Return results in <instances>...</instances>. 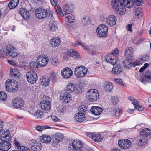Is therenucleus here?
Instances as JSON below:
<instances>
[{
  "mask_svg": "<svg viewBox=\"0 0 151 151\" xmlns=\"http://www.w3.org/2000/svg\"><path fill=\"white\" fill-rule=\"evenodd\" d=\"M111 5L115 9V12L120 15H122L126 12L125 5L121 0H112Z\"/></svg>",
  "mask_w": 151,
  "mask_h": 151,
  "instance_id": "obj_1",
  "label": "nucleus"
},
{
  "mask_svg": "<svg viewBox=\"0 0 151 151\" xmlns=\"http://www.w3.org/2000/svg\"><path fill=\"white\" fill-rule=\"evenodd\" d=\"M35 15L39 19H43L46 17L52 18L53 12L50 10H47L43 8L40 7L37 9L35 11Z\"/></svg>",
  "mask_w": 151,
  "mask_h": 151,
  "instance_id": "obj_2",
  "label": "nucleus"
},
{
  "mask_svg": "<svg viewBox=\"0 0 151 151\" xmlns=\"http://www.w3.org/2000/svg\"><path fill=\"white\" fill-rule=\"evenodd\" d=\"M8 55L12 58H15L17 57L18 54L15 51L13 47L10 45H8L6 49H2L0 50V57L3 58L4 56H7Z\"/></svg>",
  "mask_w": 151,
  "mask_h": 151,
  "instance_id": "obj_3",
  "label": "nucleus"
},
{
  "mask_svg": "<svg viewBox=\"0 0 151 151\" xmlns=\"http://www.w3.org/2000/svg\"><path fill=\"white\" fill-rule=\"evenodd\" d=\"M5 87L6 91L14 92L18 90V86L16 81L9 79L5 82Z\"/></svg>",
  "mask_w": 151,
  "mask_h": 151,
  "instance_id": "obj_4",
  "label": "nucleus"
},
{
  "mask_svg": "<svg viewBox=\"0 0 151 151\" xmlns=\"http://www.w3.org/2000/svg\"><path fill=\"white\" fill-rule=\"evenodd\" d=\"M118 52L119 50L117 48L113 50L111 53L107 55L105 58L106 61L114 65L117 62Z\"/></svg>",
  "mask_w": 151,
  "mask_h": 151,
  "instance_id": "obj_5",
  "label": "nucleus"
},
{
  "mask_svg": "<svg viewBox=\"0 0 151 151\" xmlns=\"http://www.w3.org/2000/svg\"><path fill=\"white\" fill-rule=\"evenodd\" d=\"M99 96L98 91L95 89H90L86 93L87 99L92 102L96 101L99 98Z\"/></svg>",
  "mask_w": 151,
  "mask_h": 151,
  "instance_id": "obj_6",
  "label": "nucleus"
},
{
  "mask_svg": "<svg viewBox=\"0 0 151 151\" xmlns=\"http://www.w3.org/2000/svg\"><path fill=\"white\" fill-rule=\"evenodd\" d=\"M140 135V137L137 141V145L140 146L146 145L147 143L148 137L151 135V133H143Z\"/></svg>",
  "mask_w": 151,
  "mask_h": 151,
  "instance_id": "obj_7",
  "label": "nucleus"
},
{
  "mask_svg": "<svg viewBox=\"0 0 151 151\" xmlns=\"http://www.w3.org/2000/svg\"><path fill=\"white\" fill-rule=\"evenodd\" d=\"M88 69L85 67L80 65L77 67L75 69L74 74L78 78L83 77L87 74Z\"/></svg>",
  "mask_w": 151,
  "mask_h": 151,
  "instance_id": "obj_8",
  "label": "nucleus"
},
{
  "mask_svg": "<svg viewBox=\"0 0 151 151\" xmlns=\"http://www.w3.org/2000/svg\"><path fill=\"white\" fill-rule=\"evenodd\" d=\"M26 77L28 82L31 84H34L37 81L38 77L35 72L29 71L26 74Z\"/></svg>",
  "mask_w": 151,
  "mask_h": 151,
  "instance_id": "obj_9",
  "label": "nucleus"
},
{
  "mask_svg": "<svg viewBox=\"0 0 151 151\" xmlns=\"http://www.w3.org/2000/svg\"><path fill=\"white\" fill-rule=\"evenodd\" d=\"M49 61V58L47 56L40 55H39L37 59V63L39 66L43 67L46 66Z\"/></svg>",
  "mask_w": 151,
  "mask_h": 151,
  "instance_id": "obj_10",
  "label": "nucleus"
},
{
  "mask_svg": "<svg viewBox=\"0 0 151 151\" xmlns=\"http://www.w3.org/2000/svg\"><path fill=\"white\" fill-rule=\"evenodd\" d=\"M108 27L105 24H101L97 27L96 31L100 37H104L107 35Z\"/></svg>",
  "mask_w": 151,
  "mask_h": 151,
  "instance_id": "obj_11",
  "label": "nucleus"
},
{
  "mask_svg": "<svg viewBox=\"0 0 151 151\" xmlns=\"http://www.w3.org/2000/svg\"><path fill=\"white\" fill-rule=\"evenodd\" d=\"M123 3L127 8H130L133 7L134 3L137 6H140L143 3L142 0H122Z\"/></svg>",
  "mask_w": 151,
  "mask_h": 151,
  "instance_id": "obj_12",
  "label": "nucleus"
},
{
  "mask_svg": "<svg viewBox=\"0 0 151 151\" xmlns=\"http://www.w3.org/2000/svg\"><path fill=\"white\" fill-rule=\"evenodd\" d=\"M29 147L33 151H39L42 148L41 144L34 140H31L29 141Z\"/></svg>",
  "mask_w": 151,
  "mask_h": 151,
  "instance_id": "obj_13",
  "label": "nucleus"
},
{
  "mask_svg": "<svg viewBox=\"0 0 151 151\" xmlns=\"http://www.w3.org/2000/svg\"><path fill=\"white\" fill-rule=\"evenodd\" d=\"M61 74L64 78L68 79L72 76L73 71L70 68L66 67L63 69L61 70Z\"/></svg>",
  "mask_w": 151,
  "mask_h": 151,
  "instance_id": "obj_14",
  "label": "nucleus"
},
{
  "mask_svg": "<svg viewBox=\"0 0 151 151\" xmlns=\"http://www.w3.org/2000/svg\"><path fill=\"white\" fill-rule=\"evenodd\" d=\"M60 99L62 100V102L64 103H68L71 100V96L67 92L61 93L60 96Z\"/></svg>",
  "mask_w": 151,
  "mask_h": 151,
  "instance_id": "obj_15",
  "label": "nucleus"
},
{
  "mask_svg": "<svg viewBox=\"0 0 151 151\" xmlns=\"http://www.w3.org/2000/svg\"><path fill=\"white\" fill-rule=\"evenodd\" d=\"M118 144L120 148L127 149L131 146V142L129 140L124 139L119 140Z\"/></svg>",
  "mask_w": 151,
  "mask_h": 151,
  "instance_id": "obj_16",
  "label": "nucleus"
},
{
  "mask_svg": "<svg viewBox=\"0 0 151 151\" xmlns=\"http://www.w3.org/2000/svg\"><path fill=\"white\" fill-rule=\"evenodd\" d=\"M13 106L16 108H21L24 105V101L20 98H15L12 101Z\"/></svg>",
  "mask_w": 151,
  "mask_h": 151,
  "instance_id": "obj_17",
  "label": "nucleus"
},
{
  "mask_svg": "<svg viewBox=\"0 0 151 151\" xmlns=\"http://www.w3.org/2000/svg\"><path fill=\"white\" fill-rule=\"evenodd\" d=\"M140 81L143 84H146L147 81L151 80V71H147L144 75L142 76L140 78Z\"/></svg>",
  "mask_w": 151,
  "mask_h": 151,
  "instance_id": "obj_18",
  "label": "nucleus"
},
{
  "mask_svg": "<svg viewBox=\"0 0 151 151\" xmlns=\"http://www.w3.org/2000/svg\"><path fill=\"white\" fill-rule=\"evenodd\" d=\"M11 147L10 142L7 141H3L0 142V150L1 151H7Z\"/></svg>",
  "mask_w": 151,
  "mask_h": 151,
  "instance_id": "obj_19",
  "label": "nucleus"
},
{
  "mask_svg": "<svg viewBox=\"0 0 151 151\" xmlns=\"http://www.w3.org/2000/svg\"><path fill=\"white\" fill-rule=\"evenodd\" d=\"M85 135L89 137L91 136L92 139L96 142H100L103 139L101 137L100 135L98 133H93V134L91 133H86Z\"/></svg>",
  "mask_w": 151,
  "mask_h": 151,
  "instance_id": "obj_20",
  "label": "nucleus"
},
{
  "mask_svg": "<svg viewBox=\"0 0 151 151\" xmlns=\"http://www.w3.org/2000/svg\"><path fill=\"white\" fill-rule=\"evenodd\" d=\"M106 21L107 24L109 26H114L116 24V17L113 15H110L107 17Z\"/></svg>",
  "mask_w": 151,
  "mask_h": 151,
  "instance_id": "obj_21",
  "label": "nucleus"
},
{
  "mask_svg": "<svg viewBox=\"0 0 151 151\" xmlns=\"http://www.w3.org/2000/svg\"><path fill=\"white\" fill-rule=\"evenodd\" d=\"M41 108L45 111H47L51 108V102L47 100H44L40 103Z\"/></svg>",
  "mask_w": 151,
  "mask_h": 151,
  "instance_id": "obj_22",
  "label": "nucleus"
},
{
  "mask_svg": "<svg viewBox=\"0 0 151 151\" xmlns=\"http://www.w3.org/2000/svg\"><path fill=\"white\" fill-rule=\"evenodd\" d=\"M123 64L124 67L127 69H130L132 66L135 67L137 65L135 63V62L132 63L131 59L127 58H126L124 60Z\"/></svg>",
  "mask_w": 151,
  "mask_h": 151,
  "instance_id": "obj_23",
  "label": "nucleus"
},
{
  "mask_svg": "<svg viewBox=\"0 0 151 151\" xmlns=\"http://www.w3.org/2000/svg\"><path fill=\"white\" fill-rule=\"evenodd\" d=\"M19 12L21 16L26 19L29 18L30 15L29 12L25 9L22 8L19 9Z\"/></svg>",
  "mask_w": 151,
  "mask_h": 151,
  "instance_id": "obj_24",
  "label": "nucleus"
},
{
  "mask_svg": "<svg viewBox=\"0 0 151 151\" xmlns=\"http://www.w3.org/2000/svg\"><path fill=\"white\" fill-rule=\"evenodd\" d=\"M72 146L74 150H79L83 147L82 142L80 140H74L72 142Z\"/></svg>",
  "mask_w": 151,
  "mask_h": 151,
  "instance_id": "obj_25",
  "label": "nucleus"
},
{
  "mask_svg": "<svg viewBox=\"0 0 151 151\" xmlns=\"http://www.w3.org/2000/svg\"><path fill=\"white\" fill-rule=\"evenodd\" d=\"M134 49L133 48L129 47L126 49L124 55L126 58L131 59L133 56Z\"/></svg>",
  "mask_w": 151,
  "mask_h": 151,
  "instance_id": "obj_26",
  "label": "nucleus"
},
{
  "mask_svg": "<svg viewBox=\"0 0 151 151\" xmlns=\"http://www.w3.org/2000/svg\"><path fill=\"white\" fill-rule=\"evenodd\" d=\"M103 111L101 108L99 106H93L91 107L90 109L91 112L95 115L100 114Z\"/></svg>",
  "mask_w": 151,
  "mask_h": 151,
  "instance_id": "obj_27",
  "label": "nucleus"
},
{
  "mask_svg": "<svg viewBox=\"0 0 151 151\" xmlns=\"http://www.w3.org/2000/svg\"><path fill=\"white\" fill-rule=\"evenodd\" d=\"M73 6L70 4H65L63 6V12L65 16L69 14L73 11Z\"/></svg>",
  "mask_w": 151,
  "mask_h": 151,
  "instance_id": "obj_28",
  "label": "nucleus"
},
{
  "mask_svg": "<svg viewBox=\"0 0 151 151\" xmlns=\"http://www.w3.org/2000/svg\"><path fill=\"white\" fill-rule=\"evenodd\" d=\"M20 72L17 69L14 68L10 70V75L12 76H14V78L19 79L20 78Z\"/></svg>",
  "mask_w": 151,
  "mask_h": 151,
  "instance_id": "obj_29",
  "label": "nucleus"
},
{
  "mask_svg": "<svg viewBox=\"0 0 151 151\" xmlns=\"http://www.w3.org/2000/svg\"><path fill=\"white\" fill-rule=\"evenodd\" d=\"M40 140L42 142L48 144L51 141V138L50 136L43 135L40 137Z\"/></svg>",
  "mask_w": 151,
  "mask_h": 151,
  "instance_id": "obj_30",
  "label": "nucleus"
},
{
  "mask_svg": "<svg viewBox=\"0 0 151 151\" xmlns=\"http://www.w3.org/2000/svg\"><path fill=\"white\" fill-rule=\"evenodd\" d=\"M75 88L76 86L74 84L70 83L67 85L65 89L66 91H68V93H71L75 91Z\"/></svg>",
  "mask_w": 151,
  "mask_h": 151,
  "instance_id": "obj_31",
  "label": "nucleus"
},
{
  "mask_svg": "<svg viewBox=\"0 0 151 151\" xmlns=\"http://www.w3.org/2000/svg\"><path fill=\"white\" fill-rule=\"evenodd\" d=\"M74 118L78 122H82L86 119L85 115L79 113L75 114Z\"/></svg>",
  "mask_w": 151,
  "mask_h": 151,
  "instance_id": "obj_32",
  "label": "nucleus"
},
{
  "mask_svg": "<svg viewBox=\"0 0 151 151\" xmlns=\"http://www.w3.org/2000/svg\"><path fill=\"white\" fill-rule=\"evenodd\" d=\"M64 137L60 133H57L54 136V138L55 142L57 144L59 142L62 141L63 138Z\"/></svg>",
  "mask_w": 151,
  "mask_h": 151,
  "instance_id": "obj_33",
  "label": "nucleus"
},
{
  "mask_svg": "<svg viewBox=\"0 0 151 151\" xmlns=\"http://www.w3.org/2000/svg\"><path fill=\"white\" fill-rule=\"evenodd\" d=\"M19 0H12L8 4V6L12 9L15 8L18 5Z\"/></svg>",
  "mask_w": 151,
  "mask_h": 151,
  "instance_id": "obj_34",
  "label": "nucleus"
},
{
  "mask_svg": "<svg viewBox=\"0 0 151 151\" xmlns=\"http://www.w3.org/2000/svg\"><path fill=\"white\" fill-rule=\"evenodd\" d=\"M104 87L106 91L109 92L112 90L113 86L112 83L110 82H106L104 84Z\"/></svg>",
  "mask_w": 151,
  "mask_h": 151,
  "instance_id": "obj_35",
  "label": "nucleus"
},
{
  "mask_svg": "<svg viewBox=\"0 0 151 151\" xmlns=\"http://www.w3.org/2000/svg\"><path fill=\"white\" fill-rule=\"evenodd\" d=\"M116 66H114L113 67L112 72L114 74H118L121 72L122 70V69L120 65H118Z\"/></svg>",
  "mask_w": 151,
  "mask_h": 151,
  "instance_id": "obj_36",
  "label": "nucleus"
},
{
  "mask_svg": "<svg viewBox=\"0 0 151 151\" xmlns=\"http://www.w3.org/2000/svg\"><path fill=\"white\" fill-rule=\"evenodd\" d=\"M87 110V108L84 106H81L78 108L79 112L78 113L82 115L83 114V115H85Z\"/></svg>",
  "mask_w": 151,
  "mask_h": 151,
  "instance_id": "obj_37",
  "label": "nucleus"
},
{
  "mask_svg": "<svg viewBox=\"0 0 151 151\" xmlns=\"http://www.w3.org/2000/svg\"><path fill=\"white\" fill-rule=\"evenodd\" d=\"M60 40L59 39L54 38L52 40L51 44L56 47H58L60 44Z\"/></svg>",
  "mask_w": 151,
  "mask_h": 151,
  "instance_id": "obj_38",
  "label": "nucleus"
},
{
  "mask_svg": "<svg viewBox=\"0 0 151 151\" xmlns=\"http://www.w3.org/2000/svg\"><path fill=\"white\" fill-rule=\"evenodd\" d=\"M68 16H65L66 18L68 20V22L70 23H73L74 22V15L71 13L70 14H68Z\"/></svg>",
  "mask_w": 151,
  "mask_h": 151,
  "instance_id": "obj_39",
  "label": "nucleus"
},
{
  "mask_svg": "<svg viewBox=\"0 0 151 151\" xmlns=\"http://www.w3.org/2000/svg\"><path fill=\"white\" fill-rule=\"evenodd\" d=\"M128 99L132 101V104L134 105L135 109H137V107L139 106V102L135 99L132 98L131 96L128 97Z\"/></svg>",
  "mask_w": 151,
  "mask_h": 151,
  "instance_id": "obj_40",
  "label": "nucleus"
},
{
  "mask_svg": "<svg viewBox=\"0 0 151 151\" xmlns=\"http://www.w3.org/2000/svg\"><path fill=\"white\" fill-rule=\"evenodd\" d=\"M49 79L52 81L53 82H56L57 77L55 72H52L50 73Z\"/></svg>",
  "mask_w": 151,
  "mask_h": 151,
  "instance_id": "obj_41",
  "label": "nucleus"
},
{
  "mask_svg": "<svg viewBox=\"0 0 151 151\" xmlns=\"http://www.w3.org/2000/svg\"><path fill=\"white\" fill-rule=\"evenodd\" d=\"M83 88V87L82 85L80 84L77 86L76 88H75V91L77 94L81 93L82 92Z\"/></svg>",
  "mask_w": 151,
  "mask_h": 151,
  "instance_id": "obj_42",
  "label": "nucleus"
},
{
  "mask_svg": "<svg viewBox=\"0 0 151 151\" xmlns=\"http://www.w3.org/2000/svg\"><path fill=\"white\" fill-rule=\"evenodd\" d=\"M51 127L47 125H45L43 126H37L36 127V129L38 131H42L44 129H47L51 128Z\"/></svg>",
  "mask_w": 151,
  "mask_h": 151,
  "instance_id": "obj_43",
  "label": "nucleus"
},
{
  "mask_svg": "<svg viewBox=\"0 0 151 151\" xmlns=\"http://www.w3.org/2000/svg\"><path fill=\"white\" fill-rule=\"evenodd\" d=\"M3 122L2 121H0V132H10V131H14L11 130L6 129H3Z\"/></svg>",
  "mask_w": 151,
  "mask_h": 151,
  "instance_id": "obj_44",
  "label": "nucleus"
},
{
  "mask_svg": "<svg viewBox=\"0 0 151 151\" xmlns=\"http://www.w3.org/2000/svg\"><path fill=\"white\" fill-rule=\"evenodd\" d=\"M7 98V95L4 92L2 91L0 92V100L5 101Z\"/></svg>",
  "mask_w": 151,
  "mask_h": 151,
  "instance_id": "obj_45",
  "label": "nucleus"
},
{
  "mask_svg": "<svg viewBox=\"0 0 151 151\" xmlns=\"http://www.w3.org/2000/svg\"><path fill=\"white\" fill-rule=\"evenodd\" d=\"M146 60V58L144 57L140 58L136 60L135 62V63H136V65H138L139 64H142L144 61H145Z\"/></svg>",
  "mask_w": 151,
  "mask_h": 151,
  "instance_id": "obj_46",
  "label": "nucleus"
},
{
  "mask_svg": "<svg viewBox=\"0 0 151 151\" xmlns=\"http://www.w3.org/2000/svg\"><path fill=\"white\" fill-rule=\"evenodd\" d=\"M43 115V114L40 110L37 111L35 114V116L37 119L41 118Z\"/></svg>",
  "mask_w": 151,
  "mask_h": 151,
  "instance_id": "obj_47",
  "label": "nucleus"
},
{
  "mask_svg": "<svg viewBox=\"0 0 151 151\" xmlns=\"http://www.w3.org/2000/svg\"><path fill=\"white\" fill-rule=\"evenodd\" d=\"M121 110L119 108H115L114 111L113 115L115 117H118L121 112Z\"/></svg>",
  "mask_w": 151,
  "mask_h": 151,
  "instance_id": "obj_48",
  "label": "nucleus"
},
{
  "mask_svg": "<svg viewBox=\"0 0 151 151\" xmlns=\"http://www.w3.org/2000/svg\"><path fill=\"white\" fill-rule=\"evenodd\" d=\"M87 51L91 54H93L95 53V48L93 46H90L88 47L87 46Z\"/></svg>",
  "mask_w": 151,
  "mask_h": 151,
  "instance_id": "obj_49",
  "label": "nucleus"
},
{
  "mask_svg": "<svg viewBox=\"0 0 151 151\" xmlns=\"http://www.w3.org/2000/svg\"><path fill=\"white\" fill-rule=\"evenodd\" d=\"M89 18L87 17H83L81 21V23L83 25H86L89 23Z\"/></svg>",
  "mask_w": 151,
  "mask_h": 151,
  "instance_id": "obj_50",
  "label": "nucleus"
},
{
  "mask_svg": "<svg viewBox=\"0 0 151 151\" xmlns=\"http://www.w3.org/2000/svg\"><path fill=\"white\" fill-rule=\"evenodd\" d=\"M119 101L118 98L116 97L115 96H112L111 99V103L113 105H115Z\"/></svg>",
  "mask_w": 151,
  "mask_h": 151,
  "instance_id": "obj_51",
  "label": "nucleus"
},
{
  "mask_svg": "<svg viewBox=\"0 0 151 151\" xmlns=\"http://www.w3.org/2000/svg\"><path fill=\"white\" fill-rule=\"evenodd\" d=\"M75 46H78L79 45H81L83 47V48L86 50H87V46L85 45L82 42H78L76 43L75 44Z\"/></svg>",
  "mask_w": 151,
  "mask_h": 151,
  "instance_id": "obj_52",
  "label": "nucleus"
},
{
  "mask_svg": "<svg viewBox=\"0 0 151 151\" xmlns=\"http://www.w3.org/2000/svg\"><path fill=\"white\" fill-rule=\"evenodd\" d=\"M66 107L62 105L58 108V111L60 113H63L66 111Z\"/></svg>",
  "mask_w": 151,
  "mask_h": 151,
  "instance_id": "obj_53",
  "label": "nucleus"
},
{
  "mask_svg": "<svg viewBox=\"0 0 151 151\" xmlns=\"http://www.w3.org/2000/svg\"><path fill=\"white\" fill-rule=\"evenodd\" d=\"M49 26L50 30L52 31H54L57 28V26L55 23H52L50 24Z\"/></svg>",
  "mask_w": 151,
  "mask_h": 151,
  "instance_id": "obj_54",
  "label": "nucleus"
},
{
  "mask_svg": "<svg viewBox=\"0 0 151 151\" xmlns=\"http://www.w3.org/2000/svg\"><path fill=\"white\" fill-rule=\"evenodd\" d=\"M75 59H78L79 58L80 56L76 51L74 50V52H73L71 56Z\"/></svg>",
  "mask_w": 151,
  "mask_h": 151,
  "instance_id": "obj_55",
  "label": "nucleus"
},
{
  "mask_svg": "<svg viewBox=\"0 0 151 151\" xmlns=\"http://www.w3.org/2000/svg\"><path fill=\"white\" fill-rule=\"evenodd\" d=\"M73 52H74V49H68L65 52V54L68 56H71Z\"/></svg>",
  "mask_w": 151,
  "mask_h": 151,
  "instance_id": "obj_56",
  "label": "nucleus"
},
{
  "mask_svg": "<svg viewBox=\"0 0 151 151\" xmlns=\"http://www.w3.org/2000/svg\"><path fill=\"white\" fill-rule=\"evenodd\" d=\"M41 83L42 85L45 86H47L48 85L49 81L46 78H43L41 81Z\"/></svg>",
  "mask_w": 151,
  "mask_h": 151,
  "instance_id": "obj_57",
  "label": "nucleus"
},
{
  "mask_svg": "<svg viewBox=\"0 0 151 151\" xmlns=\"http://www.w3.org/2000/svg\"><path fill=\"white\" fill-rule=\"evenodd\" d=\"M114 81L121 86H123L124 85L123 82L121 79H114Z\"/></svg>",
  "mask_w": 151,
  "mask_h": 151,
  "instance_id": "obj_58",
  "label": "nucleus"
},
{
  "mask_svg": "<svg viewBox=\"0 0 151 151\" xmlns=\"http://www.w3.org/2000/svg\"><path fill=\"white\" fill-rule=\"evenodd\" d=\"M14 144H15V146L16 147H17V148L18 150L20 149V147H22V146H21L19 142L17 141L16 139L14 140Z\"/></svg>",
  "mask_w": 151,
  "mask_h": 151,
  "instance_id": "obj_59",
  "label": "nucleus"
},
{
  "mask_svg": "<svg viewBox=\"0 0 151 151\" xmlns=\"http://www.w3.org/2000/svg\"><path fill=\"white\" fill-rule=\"evenodd\" d=\"M9 134H6V136H5V137H4V138H5V141H7V142H9L11 141V138L10 135V133H8Z\"/></svg>",
  "mask_w": 151,
  "mask_h": 151,
  "instance_id": "obj_60",
  "label": "nucleus"
},
{
  "mask_svg": "<svg viewBox=\"0 0 151 151\" xmlns=\"http://www.w3.org/2000/svg\"><path fill=\"white\" fill-rule=\"evenodd\" d=\"M52 64L54 66H56L58 64L59 62L57 59L55 58L52 59L51 60Z\"/></svg>",
  "mask_w": 151,
  "mask_h": 151,
  "instance_id": "obj_61",
  "label": "nucleus"
},
{
  "mask_svg": "<svg viewBox=\"0 0 151 151\" xmlns=\"http://www.w3.org/2000/svg\"><path fill=\"white\" fill-rule=\"evenodd\" d=\"M7 133H0V139L3 141H5V138H4V137H5V136L6 135V134Z\"/></svg>",
  "mask_w": 151,
  "mask_h": 151,
  "instance_id": "obj_62",
  "label": "nucleus"
},
{
  "mask_svg": "<svg viewBox=\"0 0 151 151\" xmlns=\"http://www.w3.org/2000/svg\"><path fill=\"white\" fill-rule=\"evenodd\" d=\"M19 150L21 151H30L28 148L24 146H22V147H20Z\"/></svg>",
  "mask_w": 151,
  "mask_h": 151,
  "instance_id": "obj_63",
  "label": "nucleus"
},
{
  "mask_svg": "<svg viewBox=\"0 0 151 151\" xmlns=\"http://www.w3.org/2000/svg\"><path fill=\"white\" fill-rule=\"evenodd\" d=\"M29 66L31 69H32V68H35L37 67V66L36 65V64L34 62H32L30 63Z\"/></svg>",
  "mask_w": 151,
  "mask_h": 151,
  "instance_id": "obj_64",
  "label": "nucleus"
}]
</instances>
